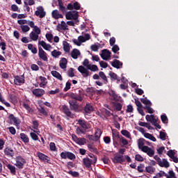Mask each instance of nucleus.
<instances>
[{
	"label": "nucleus",
	"mask_w": 178,
	"mask_h": 178,
	"mask_svg": "<svg viewBox=\"0 0 178 178\" xmlns=\"http://www.w3.org/2000/svg\"><path fill=\"white\" fill-rule=\"evenodd\" d=\"M76 133L78 135L80 134H86V131H84V129H83L81 127H78L76 129Z\"/></svg>",
	"instance_id": "nucleus-55"
},
{
	"label": "nucleus",
	"mask_w": 178,
	"mask_h": 178,
	"mask_svg": "<svg viewBox=\"0 0 178 178\" xmlns=\"http://www.w3.org/2000/svg\"><path fill=\"white\" fill-rule=\"evenodd\" d=\"M8 120H10V124H15V126H19L20 124V120L15 117V115L10 114L8 115Z\"/></svg>",
	"instance_id": "nucleus-12"
},
{
	"label": "nucleus",
	"mask_w": 178,
	"mask_h": 178,
	"mask_svg": "<svg viewBox=\"0 0 178 178\" xmlns=\"http://www.w3.org/2000/svg\"><path fill=\"white\" fill-rule=\"evenodd\" d=\"M95 88L90 87V88H88L86 90V92H88V94H95Z\"/></svg>",
	"instance_id": "nucleus-60"
},
{
	"label": "nucleus",
	"mask_w": 178,
	"mask_h": 178,
	"mask_svg": "<svg viewBox=\"0 0 178 178\" xmlns=\"http://www.w3.org/2000/svg\"><path fill=\"white\" fill-rule=\"evenodd\" d=\"M80 55H81V53L80 52V50H79L77 49H74L71 51V56L73 59H77V58H79V56H80Z\"/></svg>",
	"instance_id": "nucleus-25"
},
{
	"label": "nucleus",
	"mask_w": 178,
	"mask_h": 178,
	"mask_svg": "<svg viewBox=\"0 0 178 178\" xmlns=\"http://www.w3.org/2000/svg\"><path fill=\"white\" fill-rule=\"evenodd\" d=\"M142 152H145L148 155V156H154V155H155V150L148 146L143 148V151Z\"/></svg>",
	"instance_id": "nucleus-20"
},
{
	"label": "nucleus",
	"mask_w": 178,
	"mask_h": 178,
	"mask_svg": "<svg viewBox=\"0 0 178 178\" xmlns=\"http://www.w3.org/2000/svg\"><path fill=\"white\" fill-rule=\"evenodd\" d=\"M51 73L53 77H55L58 80H60V81H62V80H63L62 75L58 71H51Z\"/></svg>",
	"instance_id": "nucleus-34"
},
{
	"label": "nucleus",
	"mask_w": 178,
	"mask_h": 178,
	"mask_svg": "<svg viewBox=\"0 0 178 178\" xmlns=\"http://www.w3.org/2000/svg\"><path fill=\"white\" fill-rule=\"evenodd\" d=\"M113 106L115 111H117L118 112L122 111V108H123V105L120 103H115Z\"/></svg>",
	"instance_id": "nucleus-52"
},
{
	"label": "nucleus",
	"mask_w": 178,
	"mask_h": 178,
	"mask_svg": "<svg viewBox=\"0 0 178 178\" xmlns=\"http://www.w3.org/2000/svg\"><path fill=\"white\" fill-rule=\"evenodd\" d=\"M99 76L103 80L104 84H108V83H109V81H108V78L106 77V75L105 74L104 72L100 71L99 72Z\"/></svg>",
	"instance_id": "nucleus-35"
},
{
	"label": "nucleus",
	"mask_w": 178,
	"mask_h": 178,
	"mask_svg": "<svg viewBox=\"0 0 178 178\" xmlns=\"http://www.w3.org/2000/svg\"><path fill=\"white\" fill-rule=\"evenodd\" d=\"M38 45H41V47H42V48H44L45 51H50L51 48H52V46H51V44H47V42H45V41L44 40L39 41Z\"/></svg>",
	"instance_id": "nucleus-23"
},
{
	"label": "nucleus",
	"mask_w": 178,
	"mask_h": 178,
	"mask_svg": "<svg viewBox=\"0 0 178 178\" xmlns=\"http://www.w3.org/2000/svg\"><path fill=\"white\" fill-rule=\"evenodd\" d=\"M60 55H62V52L57 51L56 49H54L53 51H51V56L54 58H59V56H60Z\"/></svg>",
	"instance_id": "nucleus-51"
},
{
	"label": "nucleus",
	"mask_w": 178,
	"mask_h": 178,
	"mask_svg": "<svg viewBox=\"0 0 178 178\" xmlns=\"http://www.w3.org/2000/svg\"><path fill=\"white\" fill-rule=\"evenodd\" d=\"M144 137H145V138H148L149 140H151V141H153L154 143L156 141V138H155L154 136H152V134L149 133H145L144 134Z\"/></svg>",
	"instance_id": "nucleus-40"
},
{
	"label": "nucleus",
	"mask_w": 178,
	"mask_h": 178,
	"mask_svg": "<svg viewBox=\"0 0 178 178\" xmlns=\"http://www.w3.org/2000/svg\"><path fill=\"white\" fill-rule=\"evenodd\" d=\"M20 138L24 144H29L30 143V139L29 138V136L24 134V133H21L20 134Z\"/></svg>",
	"instance_id": "nucleus-30"
},
{
	"label": "nucleus",
	"mask_w": 178,
	"mask_h": 178,
	"mask_svg": "<svg viewBox=\"0 0 178 178\" xmlns=\"http://www.w3.org/2000/svg\"><path fill=\"white\" fill-rule=\"evenodd\" d=\"M62 112L65 113L68 118L72 116V112L70 111V109H69V107H67L66 105H63L62 106Z\"/></svg>",
	"instance_id": "nucleus-27"
},
{
	"label": "nucleus",
	"mask_w": 178,
	"mask_h": 178,
	"mask_svg": "<svg viewBox=\"0 0 178 178\" xmlns=\"http://www.w3.org/2000/svg\"><path fill=\"white\" fill-rule=\"evenodd\" d=\"M70 98L74 99L76 102L78 101L79 102H83L84 99V93H83V90H79V94L71 93Z\"/></svg>",
	"instance_id": "nucleus-2"
},
{
	"label": "nucleus",
	"mask_w": 178,
	"mask_h": 178,
	"mask_svg": "<svg viewBox=\"0 0 178 178\" xmlns=\"http://www.w3.org/2000/svg\"><path fill=\"white\" fill-rule=\"evenodd\" d=\"M63 45L65 52H70V44L67 41H63Z\"/></svg>",
	"instance_id": "nucleus-39"
},
{
	"label": "nucleus",
	"mask_w": 178,
	"mask_h": 178,
	"mask_svg": "<svg viewBox=\"0 0 178 178\" xmlns=\"http://www.w3.org/2000/svg\"><path fill=\"white\" fill-rule=\"evenodd\" d=\"M101 136H102V131L100 129H97L94 135H88L87 138L90 141H99V138H101Z\"/></svg>",
	"instance_id": "nucleus-3"
},
{
	"label": "nucleus",
	"mask_w": 178,
	"mask_h": 178,
	"mask_svg": "<svg viewBox=\"0 0 178 178\" xmlns=\"http://www.w3.org/2000/svg\"><path fill=\"white\" fill-rule=\"evenodd\" d=\"M78 71L82 74L83 77H88V76H91L90 71L83 65L78 67Z\"/></svg>",
	"instance_id": "nucleus-11"
},
{
	"label": "nucleus",
	"mask_w": 178,
	"mask_h": 178,
	"mask_svg": "<svg viewBox=\"0 0 178 178\" xmlns=\"http://www.w3.org/2000/svg\"><path fill=\"white\" fill-rule=\"evenodd\" d=\"M78 124L83 129V130L88 129V126H87V122L84 120L79 119L78 120Z\"/></svg>",
	"instance_id": "nucleus-32"
},
{
	"label": "nucleus",
	"mask_w": 178,
	"mask_h": 178,
	"mask_svg": "<svg viewBox=\"0 0 178 178\" xmlns=\"http://www.w3.org/2000/svg\"><path fill=\"white\" fill-rule=\"evenodd\" d=\"M67 173H68V175H71V176H72V177H79V176L80 175L79 173V172L72 171V170H70V171L67 172Z\"/></svg>",
	"instance_id": "nucleus-56"
},
{
	"label": "nucleus",
	"mask_w": 178,
	"mask_h": 178,
	"mask_svg": "<svg viewBox=\"0 0 178 178\" xmlns=\"http://www.w3.org/2000/svg\"><path fill=\"white\" fill-rule=\"evenodd\" d=\"M22 31L24 33H27V31H30V26L28 25H22L21 26Z\"/></svg>",
	"instance_id": "nucleus-58"
},
{
	"label": "nucleus",
	"mask_w": 178,
	"mask_h": 178,
	"mask_svg": "<svg viewBox=\"0 0 178 178\" xmlns=\"http://www.w3.org/2000/svg\"><path fill=\"white\" fill-rule=\"evenodd\" d=\"M38 56L40 59H42V60H44V62H48V54L44 49H42V47H38Z\"/></svg>",
	"instance_id": "nucleus-8"
},
{
	"label": "nucleus",
	"mask_w": 178,
	"mask_h": 178,
	"mask_svg": "<svg viewBox=\"0 0 178 178\" xmlns=\"http://www.w3.org/2000/svg\"><path fill=\"white\" fill-rule=\"evenodd\" d=\"M59 65L61 69H66V67H67V59L65 58H62L60 60Z\"/></svg>",
	"instance_id": "nucleus-33"
},
{
	"label": "nucleus",
	"mask_w": 178,
	"mask_h": 178,
	"mask_svg": "<svg viewBox=\"0 0 178 178\" xmlns=\"http://www.w3.org/2000/svg\"><path fill=\"white\" fill-rule=\"evenodd\" d=\"M39 35L35 33L34 31H32L30 34H29V37L31 38V40H32L33 41H37L38 40V36Z\"/></svg>",
	"instance_id": "nucleus-43"
},
{
	"label": "nucleus",
	"mask_w": 178,
	"mask_h": 178,
	"mask_svg": "<svg viewBox=\"0 0 178 178\" xmlns=\"http://www.w3.org/2000/svg\"><path fill=\"white\" fill-rule=\"evenodd\" d=\"M22 106L27 111L28 113H31L33 115L34 113V110L30 107V105L29 104L26 103L25 102H23Z\"/></svg>",
	"instance_id": "nucleus-29"
},
{
	"label": "nucleus",
	"mask_w": 178,
	"mask_h": 178,
	"mask_svg": "<svg viewBox=\"0 0 178 178\" xmlns=\"http://www.w3.org/2000/svg\"><path fill=\"white\" fill-rule=\"evenodd\" d=\"M111 53L109 50L104 49L102 51V54H100V56L102 58H103L104 60H108L109 58H111Z\"/></svg>",
	"instance_id": "nucleus-16"
},
{
	"label": "nucleus",
	"mask_w": 178,
	"mask_h": 178,
	"mask_svg": "<svg viewBox=\"0 0 178 178\" xmlns=\"http://www.w3.org/2000/svg\"><path fill=\"white\" fill-rule=\"evenodd\" d=\"M88 148L90 152H95V154L98 152V149H97V147H95V146H94L92 144H88Z\"/></svg>",
	"instance_id": "nucleus-48"
},
{
	"label": "nucleus",
	"mask_w": 178,
	"mask_h": 178,
	"mask_svg": "<svg viewBox=\"0 0 178 178\" xmlns=\"http://www.w3.org/2000/svg\"><path fill=\"white\" fill-rule=\"evenodd\" d=\"M32 124H33V129H34L33 131L34 133H40V130L38 129V126H40V124L38 123V120H33L32 122ZM35 130H37V131H35Z\"/></svg>",
	"instance_id": "nucleus-37"
},
{
	"label": "nucleus",
	"mask_w": 178,
	"mask_h": 178,
	"mask_svg": "<svg viewBox=\"0 0 178 178\" xmlns=\"http://www.w3.org/2000/svg\"><path fill=\"white\" fill-rule=\"evenodd\" d=\"M140 102H142V104H144L145 106H149V105H152V103L151 102V101L148 100L147 97L141 98Z\"/></svg>",
	"instance_id": "nucleus-42"
},
{
	"label": "nucleus",
	"mask_w": 178,
	"mask_h": 178,
	"mask_svg": "<svg viewBox=\"0 0 178 178\" xmlns=\"http://www.w3.org/2000/svg\"><path fill=\"white\" fill-rule=\"evenodd\" d=\"M121 134H122V136H124V137H127V138H130V140H131V134H130V132H129V131L123 129L121 131Z\"/></svg>",
	"instance_id": "nucleus-49"
},
{
	"label": "nucleus",
	"mask_w": 178,
	"mask_h": 178,
	"mask_svg": "<svg viewBox=\"0 0 178 178\" xmlns=\"http://www.w3.org/2000/svg\"><path fill=\"white\" fill-rule=\"evenodd\" d=\"M59 10L62 12V13H66V7L63 6V1L62 0H58Z\"/></svg>",
	"instance_id": "nucleus-38"
},
{
	"label": "nucleus",
	"mask_w": 178,
	"mask_h": 178,
	"mask_svg": "<svg viewBox=\"0 0 178 178\" xmlns=\"http://www.w3.org/2000/svg\"><path fill=\"white\" fill-rule=\"evenodd\" d=\"M49 148H50V151H53V152L56 151V145H55V143L51 142L49 144Z\"/></svg>",
	"instance_id": "nucleus-61"
},
{
	"label": "nucleus",
	"mask_w": 178,
	"mask_h": 178,
	"mask_svg": "<svg viewBox=\"0 0 178 178\" xmlns=\"http://www.w3.org/2000/svg\"><path fill=\"white\" fill-rule=\"evenodd\" d=\"M67 75L69 77H74V68H70L67 71Z\"/></svg>",
	"instance_id": "nucleus-63"
},
{
	"label": "nucleus",
	"mask_w": 178,
	"mask_h": 178,
	"mask_svg": "<svg viewBox=\"0 0 178 178\" xmlns=\"http://www.w3.org/2000/svg\"><path fill=\"white\" fill-rule=\"evenodd\" d=\"M112 161L113 163H120L122 165L125 161L124 156L116 153Z\"/></svg>",
	"instance_id": "nucleus-9"
},
{
	"label": "nucleus",
	"mask_w": 178,
	"mask_h": 178,
	"mask_svg": "<svg viewBox=\"0 0 178 178\" xmlns=\"http://www.w3.org/2000/svg\"><path fill=\"white\" fill-rule=\"evenodd\" d=\"M30 136L33 141H38V136L37 135V134L34 132H31Z\"/></svg>",
	"instance_id": "nucleus-59"
},
{
	"label": "nucleus",
	"mask_w": 178,
	"mask_h": 178,
	"mask_svg": "<svg viewBox=\"0 0 178 178\" xmlns=\"http://www.w3.org/2000/svg\"><path fill=\"white\" fill-rule=\"evenodd\" d=\"M69 104L71 111H74V112L79 111V103L76 100H70Z\"/></svg>",
	"instance_id": "nucleus-19"
},
{
	"label": "nucleus",
	"mask_w": 178,
	"mask_h": 178,
	"mask_svg": "<svg viewBox=\"0 0 178 178\" xmlns=\"http://www.w3.org/2000/svg\"><path fill=\"white\" fill-rule=\"evenodd\" d=\"M92 112H94V107L90 104H86L83 108L84 115H90Z\"/></svg>",
	"instance_id": "nucleus-18"
},
{
	"label": "nucleus",
	"mask_w": 178,
	"mask_h": 178,
	"mask_svg": "<svg viewBox=\"0 0 178 178\" xmlns=\"http://www.w3.org/2000/svg\"><path fill=\"white\" fill-rule=\"evenodd\" d=\"M122 136L119 135V132L113 133V144H118V141H120Z\"/></svg>",
	"instance_id": "nucleus-26"
},
{
	"label": "nucleus",
	"mask_w": 178,
	"mask_h": 178,
	"mask_svg": "<svg viewBox=\"0 0 178 178\" xmlns=\"http://www.w3.org/2000/svg\"><path fill=\"white\" fill-rule=\"evenodd\" d=\"M7 168L9 169L12 175H16V167H15V165H13L12 164H8Z\"/></svg>",
	"instance_id": "nucleus-47"
},
{
	"label": "nucleus",
	"mask_w": 178,
	"mask_h": 178,
	"mask_svg": "<svg viewBox=\"0 0 178 178\" xmlns=\"http://www.w3.org/2000/svg\"><path fill=\"white\" fill-rule=\"evenodd\" d=\"M154 159L156 161L159 166H160L161 168H169V166H170V164H169V161H168L166 159H163L162 160L159 158V156H158V155H156L154 156Z\"/></svg>",
	"instance_id": "nucleus-1"
},
{
	"label": "nucleus",
	"mask_w": 178,
	"mask_h": 178,
	"mask_svg": "<svg viewBox=\"0 0 178 178\" xmlns=\"http://www.w3.org/2000/svg\"><path fill=\"white\" fill-rule=\"evenodd\" d=\"M145 119L147 122H150L153 126L158 123V120L155 118V115H147Z\"/></svg>",
	"instance_id": "nucleus-21"
},
{
	"label": "nucleus",
	"mask_w": 178,
	"mask_h": 178,
	"mask_svg": "<svg viewBox=\"0 0 178 178\" xmlns=\"http://www.w3.org/2000/svg\"><path fill=\"white\" fill-rule=\"evenodd\" d=\"M36 155L39 158L40 161H42V162H47V163H49V165H51L52 163L51 162V158H49V156L45 155L44 153L38 152L36 153Z\"/></svg>",
	"instance_id": "nucleus-7"
},
{
	"label": "nucleus",
	"mask_w": 178,
	"mask_h": 178,
	"mask_svg": "<svg viewBox=\"0 0 178 178\" xmlns=\"http://www.w3.org/2000/svg\"><path fill=\"white\" fill-rule=\"evenodd\" d=\"M168 173L169 175H168V174H165V177L166 178H177L176 177V174H175V172H173V170H170Z\"/></svg>",
	"instance_id": "nucleus-54"
},
{
	"label": "nucleus",
	"mask_w": 178,
	"mask_h": 178,
	"mask_svg": "<svg viewBox=\"0 0 178 178\" xmlns=\"http://www.w3.org/2000/svg\"><path fill=\"white\" fill-rule=\"evenodd\" d=\"M4 154L8 158H13L15 156V150L12 147H7L4 149Z\"/></svg>",
	"instance_id": "nucleus-15"
},
{
	"label": "nucleus",
	"mask_w": 178,
	"mask_h": 178,
	"mask_svg": "<svg viewBox=\"0 0 178 178\" xmlns=\"http://www.w3.org/2000/svg\"><path fill=\"white\" fill-rule=\"evenodd\" d=\"M76 144L79 145H84V144H87V140L85 138H78Z\"/></svg>",
	"instance_id": "nucleus-44"
},
{
	"label": "nucleus",
	"mask_w": 178,
	"mask_h": 178,
	"mask_svg": "<svg viewBox=\"0 0 178 178\" xmlns=\"http://www.w3.org/2000/svg\"><path fill=\"white\" fill-rule=\"evenodd\" d=\"M24 83H26L24 74H22L21 76H19V75L14 76L15 86H23Z\"/></svg>",
	"instance_id": "nucleus-5"
},
{
	"label": "nucleus",
	"mask_w": 178,
	"mask_h": 178,
	"mask_svg": "<svg viewBox=\"0 0 178 178\" xmlns=\"http://www.w3.org/2000/svg\"><path fill=\"white\" fill-rule=\"evenodd\" d=\"M60 156L61 159H70V161H73L76 159V155L70 152H63L60 153Z\"/></svg>",
	"instance_id": "nucleus-6"
},
{
	"label": "nucleus",
	"mask_w": 178,
	"mask_h": 178,
	"mask_svg": "<svg viewBox=\"0 0 178 178\" xmlns=\"http://www.w3.org/2000/svg\"><path fill=\"white\" fill-rule=\"evenodd\" d=\"M11 10L13 12H20V9H19V6L16 4L11 5Z\"/></svg>",
	"instance_id": "nucleus-62"
},
{
	"label": "nucleus",
	"mask_w": 178,
	"mask_h": 178,
	"mask_svg": "<svg viewBox=\"0 0 178 178\" xmlns=\"http://www.w3.org/2000/svg\"><path fill=\"white\" fill-rule=\"evenodd\" d=\"M145 143V139L143 138H139L138 140V147L139 149H141L142 152L144 151L145 147H147L144 145Z\"/></svg>",
	"instance_id": "nucleus-24"
},
{
	"label": "nucleus",
	"mask_w": 178,
	"mask_h": 178,
	"mask_svg": "<svg viewBox=\"0 0 178 178\" xmlns=\"http://www.w3.org/2000/svg\"><path fill=\"white\" fill-rule=\"evenodd\" d=\"M135 161H137L138 162H144V157L140 154H136Z\"/></svg>",
	"instance_id": "nucleus-57"
},
{
	"label": "nucleus",
	"mask_w": 178,
	"mask_h": 178,
	"mask_svg": "<svg viewBox=\"0 0 178 178\" xmlns=\"http://www.w3.org/2000/svg\"><path fill=\"white\" fill-rule=\"evenodd\" d=\"M28 49H29V51H31L32 54H37L38 52L36 47H34L33 44H28Z\"/></svg>",
	"instance_id": "nucleus-50"
},
{
	"label": "nucleus",
	"mask_w": 178,
	"mask_h": 178,
	"mask_svg": "<svg viewBox=\"0 0 178 178\" xmlns=\"http://www.w3.org/2000/svg\"><path fill=\"white\" fill-rule=\"evenodd\" d=\"M161 119L163 123H168V116L165 115V114L161 115Z\"/></svg>",
	"instance_id": "nucleus-64"
},
{
	"label": "nucleus",
	"mask_w": 178,
	"mask_h": 178,
	"mask_svg": "<svg viewBox=\"0 0 178 178\" xmlns=\"http://www.w3.org/2000/svg\"><path fill=\"white\" fill-rule=\"evenodd\" d=\"M8 99L10 102H12V104H17V96L13 94H10L8 95Z\"/></svg>",
	"instance_id": "nucleus-36"
},
{
	"label": "nucleus",
	"mask_w": 178,
	"mask_h": 178,
	"mask_svg": "<svg viewBox=\"0 0 178 178\" xmlns=\"http://www.w3.org/2000/svg\"><path fill=\"white\" fill-rule=\"evenodd\" d=\"M56 27L58 31H60V30H69V29H67V25L66 24V22H65V21H62L60 25V24H58Z\"/></svg>",
	"instance_id": "nucleus-31"
},
{
	"label": "nucleus",
	"mask_w": 178,
	"mask_h": 178,
	"mask_svg": "<svg viewBox=\"0 0 178 178\" xmlns=\"http://www.w3.org/2000/svg\"><path fill=\"white\" fill-rule=\"evenodd\" d=\"M111 63V66H113V67H115V69H120V67L123 66V63H122L120 60L118 59L113 60V61Z\"/></svg>",
	"instance_id": "nucleus-22"
},
{
	"label": "nucleus",
	"mask_w": 178,
	"mask_h": 178,
	"mask_svg": "<svg viewBox=\"0 0 178 178\" xmlns=\"http://www.w3.org/2000/svg\"><path fill=\"white\" fill-rule=\"evenodd\" d=\"M39 79L41 81V83L39 84V87H40L41 88H45V86L48 84V81H47V78L40 76Z\"/></svg>",
	"instance_id": "nucleus-28"
},
{
	"label": "nucleus",
	"mask_w": 178,
	"mask_h": 178,
	"mask_svg": "<svg viewBox=\"0 0 178 178\" xmlns=\"http://www.w3.org/2000/svg\"><path fill=\"white\" fill-rule=\"evenodd\" d=\"M83 165H85L86 167L88 168V169H90L92 163H97V158L95 157L94 159H91L90 158H84L83 159Z\"/></svg>",
	"instance_id": "nucleus-10"
},
{
	"label": "nucleus",
	"mask_w": 178,
	"mask_h": 178,
	"mask_svg": "<svg viewBox=\"0 0 178 178\" xmlns=\"http://www.w3.org/2000/svg\"><path fill=\"white\" fill-rule=\"evenodd\" d=\"M32 94H33L35 97H38V98H41L42 95H45V90L41 88H36L32 91Z\"/></svg>",
	"instance_id": "nucleus-14"
},
{
	"label": "nucleus",
	"mask_w": 178,
	"mask_h": 178,
	"mask_svg": "<svg viewBox=\"0 0 178 178\" xmlns=\"http://www.w3.org/2000/svg\"><path fill=\"white\" fill-rule=\"evenodd\" d=\"M111 80H117L118 81H120V78L118 76V74H115L113 72H110L108 73Z\"/></svg>",
	"instance_id": "nucleus-41"
},
{
	"label": "nucleus",
	"mask_w": 178,
	"mask_h": 178,
	"mask_svg": "<svg viewBox=\"0 0 178 178\" xmlns=\"http://www.w3.org/2000/svg\"><path fill=\"white\" fill-rule=\"evenodd\" d=\"M35 15V16H38L40 19H42L45 17L47 13L44 11V8L42 6H39L37 8Z\"/></svg>",
	"instance_id": "nucleus-13"
},
{
	"label": "nucleus",
	"mask_w": 178,
	"mask_h": 178,
	"mask_svg": "<svg viewBox=\"0 0 178 178\" xmlns=\"http://www.w3.org/2000/svg\"><path fill=\"white\" fill-rule=\"evenodd\" d=\"M145 170H146L147 173H150V175H152V173H155L156 168H155V167L149 165L145 168Z\"/></svg>",
	"instance_id": "nucleus-45"
},
{
	"label": "nucleus",
	"mask_w": 178,
	"mask_h": 178,
	"mask_svg": "<svg viewBox=\"0 0 178 178\" xmlns=\"http://www.w3.org/2000/svg\"><path fill=\"white\" fill-rule=\"evenodd\" d=\"M80 8V3L77 1H75L73 4L68 3L67 6V9L68 10H73V9H74L75 10H79Z\"/></svg>",
	"instance_id": "nucleus-17"
},
{
	"label": "nucleus",
	"mask_w": 178,
	"mask_h": 178,
	"mask_svg": "<svg viewBox=\"0 0 178 178\" xmlns=\"http://www.w3.org/2000/svg\"><path fill=\"white\" fill-rule=\"evenodd\" d=\"M88 70H91V72H98V66L97 65H91L88 67Z\"/></svg>",
	"instance_id": "nucleus-53"
},
{
	"label": "nucleus",
	"mask_w": 178,
	"mask_h": 178,
	"mask_svg": "<svg viewBox=\"0 0 178 178\" xmlns=\"http://www.w3.org/2000/svg\"><path fill=\"white\" fill-rule=\"evenodd\" d=\"M15 166L18 168V169H23L24 168V165H26V159L22 158V156H18L15 158Z\"/></svg>",
	"instance_id": "nucleus-4"
},
{
	"label": "nucleus",
	"mask_w": 178,
	"mask_h": 178,
	"mask_svg": "<svg viewBox=\"0 0 178 178\" xmlns=\"http://www.w3.org/2000/svg\"><path fill=\"white\" fill-rule=\"evenodd\" d=\"M151 106H152V105L145 106L143 107V109H145V111H147V113L152 114L154 113V112H155V111Z\"/></svg>",
	"instance_id": "nucleus-46"
}]
</instances>
